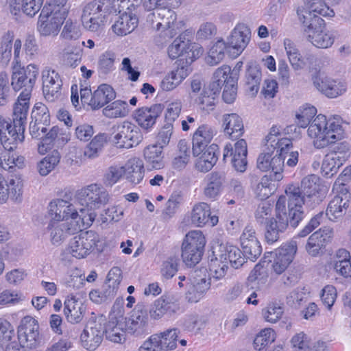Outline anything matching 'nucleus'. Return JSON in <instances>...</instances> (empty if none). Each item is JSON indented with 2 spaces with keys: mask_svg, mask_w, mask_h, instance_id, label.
Here are the masks:
<instances>
[{
  "mask_svg": "<svg viewBox=\"0 0 351 351\" xmlns=\"http://www.w3.org/2000/svg\"><path fill=\"white\" fill-rule=\"evenodd\" d=\"M43 92L45 98L53 102L60 98L62 86V79L53 69L45 68L42 71Z\"/></svg>",
  "mask_w": 351,
  "mask_h": 351,
  "instance_id": "a211bd4d",
  "label": "nucleus"
},
{
  "mask_svg": "<svg viewBox=\"0 0 351 351\" xmlns=\"http://www.w3.org/2000/svg\"><path fill=\"white\" fill-rule=\"evenodd\" d=\"M180 259L177 256H171L162 262L160 269L162 276L165 279H170L178 271Z\"/></svg>",
  "mask_w": 351,
  "mask_h": 351,
  "instance_id": "052dcab7",
  "label": "nucleus"
},
{
  "mask_svg": "<svg viewBox=\"0 0 351 351\" xmlns=\"http://www.w3.org/2000/svg\"><path fill=\"white\" fill-rule=\"evenodd\" d=\"M202 52V48L182 36L176 38L168 48V54L171 59L184 57V64L187 65L193 62Z\"/></svg>",
  "mask_w": 351,
  "mask_h": 351,
  "instance_id": "4468645a",
  "label": "nucleus"
},
{
  "mask_svg": "<svg viewBox=\"0 0 351 351\" xmlns=\"http://www.w3.org/2000/svg\"><path fill=\"white\" fill-rule=\"evenodd\" d=\"M80 26L71 20H67L63 27L60 36L66 40H76L81 36Z\"/></svg>",
  "mask_w": 351,
  "mask_h": 351,
  "instance_id": "774afa93",
  "label": "nucleus"
},
{
  "mask_svg": "<svg viewBox=\"0 0 351 351\" xmlns=\"http://www.w3.org/2000/svg\"><path fill=\"white\" fill-rule=\"evenodd\" d=\"M180 309V299L175 295H165L156 300L149 310L151 317L158 319L165 315H171Z\"/></svg>",
  "mask_w": 351,
  "mask_h": 351,
  "instance_id": "6ab92c4d",
  "label": "nucleus"
},
{
  "mask_svg": "<svg viewBox=\"0 0 351 351\" xmlns=\"http://www.w3.org/2000/svg\"><path fill=\"white\" fill-rule=\"evenodd\" d=\"M219 258L228 261L232 267L238 269L245 263V256L237 247L230 245H221Z\"/></svg>",
  "mask_w": 351,
  "mask_h": 351,
  "instance_id": "c9c22d12",
  "label": "nucleus"
},
{
  "mask_svg": "<svg viewBox=\"0 0 351 351\" xmlns=\"http://www.w3.org/2000/svg\"><path fill=\"white\" fill-rule=\"evenodd\" d=\"M224 132L230 138L234 139L241 136L244 132L242 119L235 113L226 114L223 116Z\"/></svg>",
  "mask_w": 351,
  "mask_h": 351,
  "instance_id": "58836bf2",
  "label": "nucleus"
},
{
  "mask_svg": "<svg viewBox=\"0 0 351 351\" xmlns=\"http://www.w3.org/2000/svg\"><path fill=\"white\" fill-rule=\"evenodd\" d=\"M162 110L163 106L160 104L150 107H142L135 111L134 117L142 128L148 130L156 123Z\"/></svg>",
  "mask_w": 351,
  "mask_h": 351,
  "instance_id": "b1692460",
  "label": "nucleus"
},
{
  "mask_svg": "<svg viewBox=\"0 0 351 351\" xmlns=\"http://www.w3.org/2000/svg\"><path fill=\"white\" fill-rule=\"evenodd\" d=\"M80 207V220L84 225L90 226L97 215L95 210L106 205L110 200V195L103 186L91 184L80 189L77 194Z\"/></svg>",
  "mask_w": 351,
  "mask_h": 351,
  "instance_id": "f03ea898",
  "label": "nucleus"
},
{
  "mask_svg": "<svg viewBox=\"0 0 351 351\" xmlns=\"http://www.w3.org/2000/svg\"><path fill=\"white\" fill-rule=\"evenodd\" d=\"M119 16L112 25L113 32L118 36H125L133 32L138 25V19L134 12L117 10Z\"/></svg>",
  "mask_w": 351,
  "mask_h": 351,
  "instance_id": "c85d7f7f",
  "label": "nucleus"
},
{
  "mask_svg": "<svg viewBox=\"0 0 351 351\" xmlns=\"http://www.w3.org/2000/svg\"><path fill=\"white\" fill-rule=\"evenodd\" d=\"M178 330L172 328L162 332L160 335H154L147 341L152 342L154 346H161L169 350L176 348Z\"/></svg>",
  "mask_w": 351,
  "mask_h": 351,
  "instance_id": "a19ab883",
  "label": "nucleus"
},
{
  "mask_svg": "<svg viewBox=\"0 0 351 351\" xmlns=\"http://www.w3.org/2000/svg\"><path fill=\"white\" fill-rule=\"evenodd\" d=\"M319 178L315 175H309L304 178L300 186L307 198V206L313 208L322 202L325 195L320 191Z\"/></svg>",
  "mask_w": 351,
  "mask_h": 351,
  "instance_id": "4be33fe9",
  "label": "nucleus"
},
{
  "mask_svg": "<svg viewBox=\"0 0 351 351\" xmlns=\"http://www.w3.org/2000/svg\"><path fill=\"white\" fill-rule=\"evenodd\" d=\"M125 317L121 314H110L109 320L104 328V333L108 339L114 343H121L125 340Z\"/></svg>",
  "mask_w": 351,
  "mask_h": 351,
  "instance_id": "393cba45",
  "label": "nucleus"
},
{
  "mask_svg": "<svg viewBox=\"0 0 351 351\" xmlns=\"http://www.w3.org/2000/svg\"><path fill=\"white\" fill-rule=\"evenodd\" d=\"M113 0H93L86 3L81 16L84 27L93 32L102 29L109 15L117 12Z\"/></svg>",
  "mask_w": 351,
  "mask_h": 351,
  "instance_id": "20e7f679",
  "label": "nucleus"
},
{
  "mask_svg": "<svg viewBox=\"0 0 351 351\" xmlns=\"http://www.w3.org/2000/svg\"><path fill=\"white\" fill-rule=\"evenodd\" d=\"M66 16L64 9L57 11L43 8L37 24L39 34L45 37L57 36Z\"/></svg>",
  "mask_w": 351,
  "mask_h": 351,
  "instance_id": "0eeeda50",
  "label": "nucleus"
},
{
  "mask_svg": "<svg viewBox=\"0 0 351 351\" xmlns=\"http://www.w3.org/2000/svg\"><path fill=\"white\" fill-rule=\"evenodd\" d=\"M123 176L132 184H139L144 177V165L141 160L138 158H132L128 160L124 166Z\"/></svg>",
  "mask_w": 351,
  "mask_h": 351,
  "instance_id": "e433bc0d",
  "label": "nucleus"
},
{
  "mask_svg": "<svg viewBox=\"0 0 351 351\" xmlns=\"http://www.w3.org/2000/svg\"><path fill=\"white\" fill-rule=\"evenodd\" d=\"M205 244L206 239L202 231L192 230L186 234L182 242V247L204 250Z\"/></svg>",
  "mask_w": 351,
  "mask_h": 351,
  "instance_id": "8fccbe9b",
  "label": "nucleus"
},
{
  "mask_svg": "<svg viewBox=\"0 0 351 351\" xmlns=\"http://www.w3.org/2000/svg\"><path fill=\"white\" fill-rule=\"evenodd\" d=\"M297 252V243L295 241H291L282 245L275 251V256L272 267L277 274L283 273L289 264L293 261Z\"/></svg>",
  "mask_w": 351,
  "mask_h": 351,
  "instance_id": "aec40b11",
  "label": "nucleus"
},
{
  "mask_svg": "<svg viewBox=\"0 0 351 351\" xmlns=\"http://www.w3.org/2000/svg\"><path fill=\"white\" fill-rule=\"evenodd\" d=\"M310 41L314 46L321 48L327 49L332 45L335 41V36L329 31H322L317 34L310 36Z\"/></svg>",
  "mask_w": 351,
  "mask_h": 351,
  "instance_id": "603ef678",
  "label": "nucleus"
},
{
  "mask_svg": "<svg viewBox=\"0 0 351 351\" xmlns=\"http://www.w3.org/2000/svg\"><path fill=\"white\" fill-rule=\"evenodd\" d=\"M286 196L279 197L276 204V217H272L267 225L265 238L271 244L279 239L289 224L295 228L304 217L303 206H307V198L298 184H289L285 189Z\"/></svg>",
  "mask_w": 351,
  "mask_h": 351,
  "instance_id": "f257e3e1",
  "label": "nucleus"
},
{
  "mask_svg": "<svg viewBox=\"0 0 351 351\" xmlns=\"http://www.w3.org/2000/svg\"><path fill=\"white\" fill-rule=\"evenodd\" d=\"M191 223L197 226L203 227L204 226H215L218 223V217L211 215L210 206L205 202H199L195 204L191 211Z\"/></svg>",
  "mask_w": 351,
  "mask_h": 351,
  "instance_id": "5701e85b",
  "label": "nucleus"
},
{
  "mask_svg": "<svg viewBox=\"0 0 351 351\" xmlns=\"http://www.w3.org/2000/svg\"><path fill=\"white\" fill-rule=\"evenodd\" d=\"M345 162L342 159L337 158V156L332 154L328 153L322 162V170L324 176L330 178L336 174L339 168Z\"/></svg>",
  "mask_w": 351,
  "mask_h": 351,
  "instance_id": "09e8293b",
  "label": "nucleus"
},
{
  "mask_svg": "<svg viewBox=\"0 0 351 351\" xmlns=\"http://www.w3.org/2000/svg\"><path fill=\"white\" fill-rule=\"evenodd\" d=\"M128 104L121 100H117L103 109V114L108 118L125 117L128 110Z\"/></svg>",
  "mask_w": 351,
  "mask_h": 351,
  "instance_id": "6e6d98bb",
  "label": "nucleus"
},
{
  "mask_svg": "<svg viewBox=\"0 0 351 351\" xmlns=\"http://www.w3.org/2000/svg\"><path fill=\"white\" fill-rule=\"evenodd\" d=\"M308 135L313 139L315 147L322 149L340 140L343 137V129L339 119H326L322 114L317 115L308 128Z\"/></svg>",
  "mask_w": 351,
  "mask_h": 351,
  "instance_id": "7ed1b4c3",
  "label": "nucleus"
},
{
  "mask_svg": "<svg viewBox=\"0 0 351 351\" xmlns=\"http://www.w3.org/2000/svg\"><path fill=\"white\" fill-rule=\"evenodd\" d=\"M228 71H230V66L223 65L215 71L213 82L208 87L204 88L199 96L195 99V103L199 109L206 111L214 109L220 93L219 82H221V77H223Z\"/></svg>",
  "mask_w": 351,
  "mask_h": 351,
  "instance_id": "423d86ee",
  "label": "nucleus"
},
{
  "mask_svg": "<svg viewBox=\"0 0 351 351\" xmlns=\"http://www.w3.org/2000/svg\"><path fill=\"white\" fill-rule=\"evenodd\" d=\"M123 173L124 169H123V166H110L108 168L104 176V183L106 186H112L123 176Z\"/></svg>",
  "mask_w": 351,
  "mask_h": 351,
  "instance_id": "69168bd1",
  "label": "nucleus"
},
{
  "mask_svg": "<svg viewBox=\"0 0 351 351\" xmlns=\"http://www.w3.org/2000/svg\"><path fill=\"white\" fill-rule=\"evenodd\" d=\"M217 150L218 146L214 143L205 149L195 162V167L197 170L204 173L209 171L217 161Z\"/></svg>",
  "mask_w": 351,
  "mask_h": 351,
  "instance_id": "ea45409f",
  "label": "nucleus"
},
{
  "mask_svg": "<svg viewBox=\"0 0 351 351\" xmlns=\"http://www.w3.org/2000/svg\"><path fill=\"white\" fill-rule=\"evenodd\" d=\"M276 148L269 147L261 153L257 158V167L262 171H269L268 176L274 181L282 179V172L285 166V157L278 156L275 153Z\"/></svg>",
  "mask_w": 351,
  "mask_h": 351,
  "instance_id": "1a4fd4ad",
  "label": "nucleus"
},
{
  "mask_svg": "<svg viewBox=\"0 0 351 351\" xmlns=\"http://www.w3.org/2000/svg\"><path fill=\"white\" fill-rule=\"evenodd\" d=\"M143 154L150 169H160L164 167L162 149L160 145H148L145 148Z\"/></svg>",
  "mask_w": 351,
  "mask_h": 351,
  "instance_id": "c03bdc74",
  "label": "nucleus"
},
{
  "mask_svg": "<svg viewBox=\"0 0 351 351\" xmlns=\"http://www.w3.org/2000/svg\"><path fill=\"white\" fill-rule=\"evenodd\" d=\"M99 242V236L94 231L81 232L69 243L68 252L73 257L82 258L88 255Z\"/></svg>",
  "mask_w": 351,
  "mask_h": 351,
  "instance_id": "ddd939ff",
  "label": "nucleus"
},
{
  "mask_svg": "<svg viewBox=\"0 0 351 351\" xmlns=\"http://www.w3.org/2000/svg\"><path fill=\"white\" fill-rule=\"evenodd\" d=\"M241 245L244 256L252 261L257 259L261 254L262 247L258 240L246 241L241 243Z\"/></svg>",
  "mask_w": 351,
  "mask_h": 351,
  "instance_id": "e2e57ef3",
  "label": "nucleus"
},
{
  "mask_svg": "<svg viewBox=\"0 0 351 351\" xmlns=\"http://www.w3.org/2000/svg\"><path fill=\"white\" fill-rule=\"evenodd\" d=\"M38 324L37 321L30 316L22 319L18 328V338L21 345L27 348H34L39 342Z\"/></svg>",
  "mask_w": 351,
  "mask_h": 351,
  "instance_id": "f3484780",
  "label": "nucleus"
},
{
  "mask_svg": "<svg viewBox=\"0 0 351 351\" xmlns=\"http://www.w3.org/2000/svg\"><path fill=\"white\" fill-rule=\"evenodd\" d=\"M38 75V66L30 64L26 67H23L13 72L11 85L15 91H19L23 88L20 95H31Z\"/></svg>",
  "mask_w": 351,
  "mask_h": 351,
  "instance_id": "9b49d317",
  "label": "nucleus"
},
{
  "mask_svg": "<svg viewBox=\"0 0 351 351\" xmlns=\"http://www.w3.org/2000/svg\"><path fill=\"white\" fill-rule=\"evenodd\" d=\"M49 215L51 217L50 221L60 222L67 221L71 218L70 221H78L80 220V213L78 208L66 200L56 199L51 201L48 206Z\"/></svg>",
  "mask_w": 351,
  "mask_h": 351,
  "instance_id": "2eb2a0df",
  "label": "nucleus"
},
{
  "mask_svg": "<svg viewBox=\"0 0 351 351\" xmlns=\"http://www.w3.org/2000/svg\"><path fill=\"white\" fill-rule=\"evenodd\" d=\"M192 287L186 293V298L190 302H197L210 289L211 278H207L206 274L199 276L197 274L193 276Z\"/></svg>",
  "mask_w": 351,
  "mask_h": 351,
  "instance_id": "72a5a7b5",
  "label": "nucleus"
},
{
  "mask_svg": "<svg viewBox=\"0 0 351 351\" xmlns=\"http://www.w3.org/2000/svg\"><path fill=\"white\" fill-rule=\"evenodd\" d=\"M313 85L322 94L329 98H335L346 91L343 82L336 80L324 75L315 76L313 79Z\"/></svg>",
  "mask_w": 351,
  "mask_h": 351,
  "instance_id": "412c9836",
  "label": "nucleus"
},
{
  "mask_svg": "<svg viewBox=\"0 0 351 351\" xmlns=\"http://www.w3.org/2000/svg\"><path fill=\"white\" fill-rule=\"evenodd\" d=\"M79 230H81L79 221H50L46 228L50 241L54 245H60L69 235Z\"/></svg>",
  "mask_w": 351,
  "mask_h": 351,
  "instance_id": "dca6fc26",
  "label": "nucleus"
},
{
  "mask_svg": "<svg viewBox=\"0 0 351 351\" xmlns=\"http://www.w3.org/2000/svg\"><path fill=\"white\" fill-rule=\"evenodd\" d=\"M251 32L244 24L237 25L232 30L228 40V45L236 50L239 55L247 45L250 39Z\"/></svg>",
  "mask_w": 351,
  "mask_h": 351,
  "instance_id": "7c9ffc66",
  "label": "nucleus"
},
{
  "mask_svg": "<svg viewBox=\"0 0 351 351\" xmlns=\"http://www.w3.org/2000/svg\"><path fill=\"white\" fill-rule=\"evenodd\" d=\"M317 113V109L308 104L301 106L296 112L295 118L297 119V124L300 128H306L310 125L311 121Z\"/></svg>",
  "mask_w": 351,
  "mask_h": 351,
  "instance_id": "5fc2aeb1",
  "label": "nucleus"
},
{
  "mask_svg": "<svg viewBox=\"0 0 351 351\" xmlns=\"http://www.w3.org/2000/svg\"><path fill=\"white\" fill-rule=\"evenodd\" d=\"M30 96L19 95L14 106L13 123L18 124L25 128L29 108Z\"/></svg>",
  "mask_w": 351,
  "mask_h": 351,
  "instance_id": "37998d69",
  "label": "nucleus"
},
{
  "mask_svg": "<svg viewBox=\"0 0 351 351\" xmlns=\"http://www.w3.org/2000/svg\"><path fill=\"white\" fill-rule=\"evenodd\" d=\"M221 82H219L220 90L222 86H224L223 92V99L226 103H232L237 96V81L239 79V71L237 69L231 70L226 73L223 77H221Z\"/></svg>",
  "mask_w": 351,
  "mask_h": 351,
  "instance_id": "2f4dec72",
  "label": "nucleus"
},
{
  "mask_svg": "<svg viewBox=\"0 0 351 351\" xmlns=\"http://www.w3.org/2000/svg\"><path fill=\"white\" fill-rule=\"evenodd\" d=\"M261 71L258 65H250L245 74V86L247 90L254 96L259 90L261 81Z\"/></svg>",
  "mask_w": 351,
  "mask_h": 351,
  "instance_id": "de8ad7c7",
  "label": "nucleus"
},
{
  "mask_svg": "<svg viewBox=\"0 0 351 351\" xmlns=\"http://www.w3.org/2000/svg\"><path fill=\"white\" fill-rule=\"evenodd\" d=\"M214 136V130L208 125H200L193 136L192 152L194 156H198L207 148Z\"/></svg>",
  "mask_w": 351,
  "mask_h": 351,
  "instance_id": "c756f323",
  "label": "nucleus"
},
{
  "mask_svg": "<svg viewBox=\"0 0 351 351\" xmlns=\"http://www.w3.org/2000/svg\"><path fill=\"white\" fill-rule=\"evenodd\" d=\"M350 202L346 197L339 199V197H334L328 203L326 210V215L330 221H337L343 217L347 213Z\"/></svg>",
  "mask_w": 351,
  "mask_h": 351,
  "instance_id": "79ce46f5",
  "label": "nucleus"
},
{
  "mask_svg": "<svg viewBox=\"0 0 351 351\" xmlns=\"http://www.w3.org/2000/svg\"><path fill=\"white\" fill-rule=\"evenodd\" d=\"M332 232L330 229L319 230L308 239L305 249L307 253L313 257L322 254L324 250L332 237Z\"/></svg>",
  "mask_w": 351,
  "mask_h": 351,
  "instance_id": "a878e982",
  "label": "nucleus"
},
{
  "mask_svg": "<svg viewBox=\"0 0 351 351\" xmlns=\"http://www.w3.org/2000/svg\"><path fill=\"white\" fill-rule=\"evenodd\" d=\"M124 322L125 331L134 337H143L150 332L148 310L142 304H138Z\"/></svg>",
  "mask_w": 351,
  "mask_h": 351,
  "instance_id": "f8f14e48",
  "label": "nucleus"
},
{
  "mask_svg": "<svg viewBox=\"0 0 351 351\" xmlns=\"http://www.w3.org/2000/svg\"><path fill=\"white\" fill-rule=\"evenodd\" d=\"M32 121L44 125L50 124V115L48 108L42 103L36 104L32 112Z\"/></svg>",
  "mask_w": 351,
  "mask_h": 351,
  "instance_id": "0e129e2a",
  "label": "nucleus"
},
{
  "mask_svg": "<svg viewBox=\"0 0 351 351\" xmlns=\"http://www.w3.org/2000/svg\"><path fill=\"white\" fill-rule=\"evenodd\" d=\"M105 318L102 316H92L81 334L82 346L93 351L101 344L104 334Z\"/></svg>",
  "mask_w": 351,
  "mask_h": 351,
  "instance_id": "6e6552de",
  "label": "nucleus"
},
{
  "mask_svg": "<svg viewBox=\"0 0 351 351\" xmlns=\"http://www.w3.org/2000/svg\"><path fill=\"white\" fill-rule=\"evenodd\" d=\"M7 182L9 197L14 202L19 203L23 199V180L20 176H12Z\"/></svg>",
  "mask_w": 351,
  "mask_h": 351,
  "instance_id": "3c124183",
  "label": "nucleus"
},
{
  "mask_svg": "<svg viewBox=\"0 0 351 351\" xmlns=\"http://www.w3.org/2000/svg\"><path fill=\"white\" fill-rule=\"evenodd\" d=\"M226 44L223 40H217L210 48L206 57V62L214 66L222 61L225 56Z\"/></svg>",
  "mask_w": 351,
  "mask_h": 351,
  "instance_id": "864d4df0",
  "label": "nucleus"
},
{
  "mask_svg": "<svg viewBox=\"0 0 351 351\" xmlns=\"http://www.w3.org/2000/svg\"><path fill=\"white\" fill-rule=\"evenodd\" d=\"M272 180L268 176H263L255 188V194L261 199L268 198L273 193L274 184L271 183Z\"/></svg>",
  "mask_w": 351,
  "mask_h": 351,
  "instance_id": "680f3d73",
  "label": "nucleus"
},
{
  "mask_svg": "<svg viewBox=\"0 0 351 351\" xmlns=\"http://www.w3.org/2000/svg\"><path fill=\"white\" fill-rule=\"evenodd\" d=\"M308 295V292L304 287H297L287 295V302L289 306L298 308L307 300Z\"/></svg>",
  "mask_w": 351,
  "mask_h": 351,
  "instance_id": "338daca9",
  "label": "nucleus"
},
{
  "mask_svg": "<svg viewBox=\"0 0 351 351\" xmlns=\"http://www.w3.org/2000/svg\"><path fill=\"white\" fill-rule=\"evenodd\" d=\"M108 141V136L104 133H99L94 136L91 141L85 147L84 156L88 158H97Z\"/></svg>",
  "mask_w": 351,
  "mask_h": 351,
  "instance_id": "49530a36",
  "label": "nucleus"
},
{
  "mask_svg": "<svg viewBox=\"0 0 351 351\" xmlns=\"http://www.w3.org/2000/svg\"><path fill=\"white\" fill-rule=\"evenodd\" d=\"M191 72L189 65L184 64L180 60L178 67L168 73L161 81L160 87L165 91H169L176 88Z\"/></svg>",
  "mask_w": 351,
  "mask_h": 351,
  "instance_id": "cd10ccee",
  "label": "nucleus"
},
{
  "mask_svg": "<svg viewBox=\"0 0 351 351\" xmlns=\"http://www.w3.org/2000/svg\"><path fill=\"white\" fill-rule=\"evenodd\" d=\"M115 97L116 93L111 86L106 84H101L93 93L90 107L93 110L101 108Z\"/></svg>",
  "mask_w": 351,
  "mask_h": 351,
  "instance_id": "4c0bfd02",
  "label": "nucleus"
},
{
  "mask_svg": "<svg viewBox=\"0 0 351 351\" xmlns=\"http://www.w3.org/2000/svg\"><path fill=\"white\" fill-rule=\"evenodd\" d=\"M113 142L117 147L129 149L138 145L143 140V134L139 128L128 121L113 128Z\"/></svg>",
  "mask_w": 351,
  "mask_h": 351,
  "instance_id": "9d476101",
  "label": "nucleus"
},
{
  "mask_svg": "<svg viewBox=\"0 0 351 351\" xmlns=\"http://www.w3.org/2000/svg\"><path fill=\"white\" fill-rule=\"evenodd\" d=\"M176 14L173 10H163L160 13L152 12L147 16V21L154 29L160 32L157 42L162 44L177 34L176 29Z\"/></svg>",
  "mask_w": 351,
  "mask_h": 351,
  "instance_id": "39448f33",
  "label": "nucleus"
},
{
  "mask_svg": "<svg viewBox=\"0 0 351 351\" xmlns=\"http://www.w3.org/2000/svg\"><path fill=\"white\" fill-rule=\"evenodd\" d=\"M284 313V307L277 303L271 302L262 311L263 316L266 322L270 323L277 322Z\"/></svg>",
  "mask_w": 351,
  "mask_h": 351,
  "instance_id": "13d9d810",
  "label": "nucleus"
},
{
  "mask_svg": "<svg viewBox=\"0 0 351 351\" xmlns=\"http://www.w3.org/2000/svg\"><path fill=\"white\" fill-rule=\"evenodd\" d=\"M303 10V13L309 12L311 14L322 15L332 17L335 15L334 11L330 9L322 0H305L304 6L299 7Z\"/></svg>",
  "mask_w": 351,
  "mask_h": 351,
  "instance_id": "a18cd8bd",
  "label": "nucleus"
},
{
  "mask_svg": "<svg viewBox=\"0 0 351 351\" xmlns=\"http://www.w3.org/2000/svg\"><path fill=\"white\" fill-rule=\"evenodd\" d=\"M64 313L68 322L76 324L82 321L86 311V306L74 297L68 298L64 303Z\"/></svg>",
  "mask_w": 351,
  "mask_h": 351,
  "instance_id": "f704fd0d",
  "label": "nucleus"
},
{
  "mask_svg": "<svg viewBox=\"0 0 351 351\" xmlns=\"http://www.w3.org/2000/svg\"><path fill=\"white\" fill-rule=\"evenodd\" d=\"M226 180V174L223 172L213 171L208 174L205 178L204 196L209 199H217L221 195Z\"/></svg>",
  "mask_w": 351,
  "mask_h": 351,
  "instance_id": "bb28decb",
  "label": "nucleus"
},
{
  "mask_svg": "<svg viewBox=\"0 0 351 351\" xmlns=\"http://www.w3.org/2000/svg\"><path fill=\"white\" fill-rule=\"evenodd\" d=\"M60 159V154L56 151L44 158L37 165L39 173L43 176L49 174L59 163Z\"/></svg>",
  "mask_w": 351,
  "mask_h": 351,
  "instance_id": "4d7b16f0",
  "label": "nucleus"
},
{
  "mask_svg": "<svg viewBox=\"0 0 351 351\" xmlns=\"http://www.w3.org/2000/svg\"><path fill=\"white\" fill-rule=\"evenodd\" d=\"M275 340V332L271 328L262 330L254 340V346L256 350L260 351L271 344Z\"/></svg>",
  "mask_w": 351,
  "mask_h": 351,
  "instance_id": "bf43d9fd",
  "label": "nucleus"
},
{
  "mask_svg": "<svg viewBox=\"0 0 351 351\" xmlns=\"http://www.w3.org/2000/svg\"><path fill=\"white\" fill-rule=\"evenodd\" d=\"M303 10L298 8L297 14L300 21L303 24L304 31L307 36L308 40H310V36L313 34L325 29L324 21L315 14H311L309 12L304 14Z\"/></svg>",
  "mask_w": 351,
  "mask_h": 351,
  "instance_id": "473e14b6",
  "label": "nucleus"
}]
</instances>
